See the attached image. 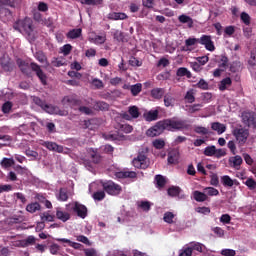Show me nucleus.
<instances>
[{
	"mask_svg": "<svg viewBox=\"0 0 256 256\" xmlns=\"http://www.w3.org/2000/svg\"><path fill=\"white\" fill-rule=\"evenodd\" d=\"M82 33H83V29L76 28V29L70 30L66 34V37H67V39H79V37H81Z\"/></svg>",
	"mask_w": 256,
	"mask_h": 256,
	"instance_id": "28",
	"label": "nucleus"
},
{
	"mask_svg": "<svg viewBox=\"0 0 256 256\" xmlns=\"http://www.w3.org/2000/svg\"><path fill=\"white\" fill-rule=\"evenodd\" d=\"M188 248L191 253H193V251H196L197 253H205L207 249L205 245L200 242H190Z\"/></svg>",
	"mask_w": 256,
	"mask_h": 256,
	"instance_id": "17",
	"label": "nucleus"
},
{
	"mask_svg": "<svg viewBox=\"0 0 256 256\" xmlns=\"http://www.w3.org/2000/svg\"><path fill=\"white\" fill-rule=\"evenodd\" d=\"M0 19L4 23L11 21L13 19V12L9 8L1 7L0 8Z\"/></svg>",
	"mask_w": 256,
	"mask_h": 256,
	"instance_id": "15",
	"label": "nucleus"
},
{
	"mask_svg": "<svg viewBox=\"0 0 256 256\" xmlns=\"http://www.w3.org/2000/svg\"><path fill=\"white\" fill-rule=\"evenodd\" d=\"M130 91L133 97H137V95H139V93L143 91V85L141 83L131 85Z\"/></svg>",
	"mask_w": 256,
	"mask_h": 256,
	"instance_id": "36",
	"label": "nucleus"
},
{
	"mask_svg": "<svg viewBox=\"0 0 256 256\" xmlns=\"http://www.w3.org/2000/svg\"><path fill=\"white\" fill-rule=\"evenodd\" d=\"M178 21L179 23H186L189 29H193V18H191L190 16L182 14L178 17Z\"/></svg>",
	"mask_w": 256,
	"mask_h": 256,
	"instance_id": "26",
	"label": "nucleus"
},
{
	"mask_svg": "<svg viewBox=\"0 0 256 256\" xmlns=\"http://www.w3.org/2000/svg\"><path fill=\"white\" fill-rule=\"evenodd\" d=\"M62 101L64 105L70 106L71 109H77V107H81V105H83L81 99H77L73 96H65Z\"/></svg>",
	"mask_w": 256,
	"mask_h": 256,
	"instance_id": "12",
	"label": "nucleus"
},
{
	"mask_svg": "<svg viewBox=\"0 0 256 256\" xmlns=\"http://www.w3.org/2000/svg\"><path fill=\"white\" fill-rule=\"evenodd\" d=\"M242 122L246 127H253L256 129V114L255 112H243Z\"/></svg>",
	"mask_w": 256,
	"mask_h": 256,
	"instance_id": "9",
	"label": "nucleus"
},
{
	"mask_svg": "<svg viewBox=\"0 0 256 256\" xmlns=\"http://www.w3.org/2000/svg\"><path fill=\"white\" fill-rule=\"evenodd\" d=\"M17 65L23 75H26V77H31L33 71L40 80V83H42V85H47V75L45 72H43V69H41L39 64L35 62H31L29 64V62L25 60L18 59Z\"/></svg>",
	"mask_w": 256,
	"mask_h": 256,
	"instance_id": "1",
	"label": "nucleus"
},
{
	"mask_svg": "<svg viewBox=\"0 0 256 256\" xmlns=\"http://www.w3.org/2000/svg\"><path fill=\"white\" fill-rule=\"evenodd\" d=\"M194 131L198 134V135H209V129L203 127V126H195L194 127Z\"/></svg>",
	"mask_w": 256,
	"mask_h": 256,
	"instance_id": "54",
	"label": "nucleus"
},
{
	"mask_svg": "<svg viewBox=\"0 0 256 256\" xmlns=\"http://www.w3.org/2000/svg\"><path fill=\"white\" fill-rule=\"evenodd\" d=\"M95 107L100 111H107L109 109V104H107V102H104V101H99V102H96Z\"/></svg>",
	"mask_w": 256,
	"mask_h": 256,
	"instance_id": "56",
	"label": "nucleus"
},
{
	"mask_svg": "<svg viewBox=\"0 0 256 256\" xmlns=\"http://www.w3.org/2000/svg\"><path fill=\"white\" fill-rule=\"evenodd\" d=\"M215 153H217V147H215V145L208 146L203 151V154L206 157H213V156H215Z\"/></svg>",
	"mask_w": 256,
	"mask_h": 256,
	"instance_id": "40",
	"label": "nucleus"
},
{
	"mask_svg": "<svg viewBox=\"0 0 256 256\" xmlns=\"http://www.w3.org/2000/svg\"><path fill=\"white\" fill-rule=\"evenodd\" d=\"M225 35H228V37H231L235 34V26H226L224 29Z\"/></svg>",
	"mask_w": 256,
	"mask_h": 256,
	"instance_id": "63",
	"label": "nucleus"
},
{
	"mask_svg": "<svg viewBox=\"0 0 256 256\" xmlns=\"http://www.w3.org/2000/svg\"><path fill=\"white\" fill-rule=\"evenodd\" d=\"M198 89H202L203 91H207L209 89V83L205 81V79H200L199 82L196 84Z\"/></svg>",
	"mask_w": 256,
	"mask_h": 256,
	"instance_id": "55",
	"label": "nucleus"
},
{
	"mask_svg": "<svg viewBox=\"0 0 256 256\" xmlns=\"http://www.w3.org/2000/svg\"><path fill=\"white\" fill-rule=\"evenodd\" d=\"M92 85L95 87V89H103L104 87L103 81L98 78H94L92 80Z\"/></svg>",
	"mask_w": 256,
	"mask_h": 256,
	"instance_id": "62",
	"label": "nucleus"
},
{
	"mask_svg": "<svg viewBox=\"0 0 256 256\" xmlns=\"http://www.w3.org/2000/svg\"><path fill=\"white\" fill-rule=\"evenodd\" d=\"M212 131H216L218 135H223L227 131V126L221 122H213L211 124Z\"/></svg>",
	"mask_w": 256,
	"mask_h": 256,
	"instance_id": "19",
	"label": "nucleus"
},
{
	"mask_svg": "<svg viewBox=\"0 0 256 256\" xmlns=\"http://www.w3.org/2000/svg\"><path fill=\"white\" fill-rule=\"evenodd\" d=\"M164 105L165 107H174L175 97H173L171 94L164 95Z\"/></svg>",
	"mask_w": 256,
	"mask_h": 256,
	"instance_id": "37",
	"label": "nucleus"
},
{
	"mask_svg": "<svg viewBox=\"0 0 256 256\" xmlns=\"http://www.w3.org/2000/svg\"><path fill=\"white\" fill-rule=\"evenodd\" d=\"M221 181L224 187H233V185H235V181L228 175L222 176Z\"/></svg>",
	"mask_w": 256,
	"mask_h": 256,
	"instance_id": "44",
	"label": "nucleus"
},
{
	"mask_svg": "<svg viewBox=\"0 0 256 256\" xmlns=\"http://www.w3.org/2000/svg\"><path fill=\"white\" fill-rule=\"evenodd\" d=\"M138 207L142 209V211H151V202L149 201H140L138 202Z\"/></svg>",
	"mask_w": 256,
	"mask_h": 256,
	"instance_id": "50",
	"label": "nucleus"
},
{
	"mask_svg": "<svg viewBox=\"0 0 256 256\" xmlns=\"http://www.w3.org/2000/svg\"><path fill=\"white\" fill-rule=\"evenodd\" d=\"M179 163V151L172 150L168 153V164L177 165Z\"/></svg>",
	"mask_w": 256,
	"mask_h": 256,
	"instance_id": "20",
	"label": "nucleus"
},
{
	"mask_svg": "<svg viewBox=\"0 0 256 256\" xmlns=\"http://www.w3.org/2000/svg\"><path fill=\"white\" fill-rule=\"evenodd\" d=\"M147 149H142L138 152V155L136 158L133 159L132 165L136 169H147L149 167V160L147 159Z\"/></svg>",
	"mask_w": 256,
	"mask_h": 256,
	"instance_id": "5",
	"label": "nucleus"
},
{
	"mask_svg": "<svg viewBox=\"0 0 256 256\" xmlns=\"http://www.w3.org/2000/svg\"><path fill=\"white\" fill-rule=\"evenodd\" d=\"M25 155H27L28 157H31L33 159V161H36L37 157H39V153L35 150H31V149H27L25 151Z\"/></svg>",
	"mask_w": 256,
	"mask_h": 256,
	"instance_id": "59",
	"label": "nucleus"
},
{
	"mask_svg": "<svg viewBox=\"0 0 256 256\" xmlns=\"http://www.w3.org/2000/svg\"><path fill=\"white\" fill-rule=\"evenodd\" d=\"M42 147H46L49 151H55L56 153H63V146L58 145L55 142H42L41 143Z\"/></svg>",
	"mask_w": 256,
	"mask_h": 256,
	"instance_id": "14",
	"label": "nucleus"
},
{
	"mask_svg": "<svg viewBox=\"0 0 256 256\" xmlns=\"http://www.w3.org/2000/svg\"><path fill=\"white\" fill-rule=\"evenodd\" d=\"M151 97L153 99H163L165 97V88H154L151 90Z\"/></svg>",
	"mask_w": 256,
	"mask_h": 256,
	"instance_id": "27",
	"label": "nucleus"
},
{
	"mask_svg": "<svg viewBox=\"0 0 256 256\" xmlns=\"http://www.w3.org/2000/svg\"><path fill=\"white\" fill-rule=\"evenodd\" d=\"M173 219H175V214H173V212H166L164 214L163 221L165 223H168L169 225H173V223H175Z\"/></svg>",
	"mask_w": 256,
	"mask_h": 256,
	"instance_id": "46",
	"label": "nucleus"
},
{
	"mask_svg": "<svg viewBox=\"0 0 256 256\" xmlns=\"http://www.w3.org/2000/svg\"><path fill=\"white\" fill-rule=\"evenodd\" d=\"M13 28L15 31H19L22 35H26L27 37H33V33L35 32V25H33V19L29 17H25L24 19L17 20Z\"/></svg>",
	"mask_w": 256,
	"mask_h": 256,
	"instance_id": "2",
	"label": "nucleus"
},
{
	"mask_svg": "<svg viewBox=\"0 0 256 256\" xmlns=\"http://www.w3.org/2000/svg\"><path fill=\"white\" fill-rule=\"evenodd\" d=\"M154 181L156 183V187L158 189H163V187H165V185H167V179L165 178V176L158 174L155 176Z\"/></svg>",
	"mask_w": 256,
	"mask_h": 256,
	"instance_id": "29",
	"label": "nucleus"
},
{
	"mask_svg": "<svg viewBox=\"0 0 256 256\" xmlns=\"http://www.w3.org/2000/svg\"><path fill=\"white\" fill-rule=\"evenodd\" d=\"M108 18L111 21H125V19H128V16L123 12H112L108 15Z\"/></svg>",
	"mask_w": 256,
	"mask_h": 256,
	"instance_id": "22",
	"label": "nucleus"
},
{
	"mask_svg": "<svg viewBox=\"0 0 256 256\" xmlns=\"http://www.w3.org/2000/svg\"><path fill=\"white\" fill-rule=\"evenodd\" d=\"M26 211L28 213H37V211H41V204L39 202H33L26 206Z\"/></svg>",
	"mask_w": 256,
	"mask_h": 256,
	"instance_id": "32",
	"label": "nucleus"
},
{
	"mask_svg": "<svg viewBox=\"0 0 256 256\" xmlns=\"http://www.w3.org/2000/svg\"><path fill=\"white\" fill-rule=\"evenodd\" d=\"M41 217V221L45 222V221H49L52 222L55 219V216L49 214V212H44L40 215Z\"/></svg>",
	"mask_w": 256,
	"mask_h": 256,
	"instance_id": "58",
	"label": "nucleus"
},
{
	"mask_svg": "<svg viewBox=\"0 0 256 256\" xmlns=\"http://www.w3.org/2000/svg\"><path fill=\"white\" fill-rule=\"evenodd\" d=\"M80 3L81 5L97 7V5H103V0H80Z\"/></svg>",
	"mask_w": 256,
	"mask_h": 256,
	"instance_id": "38",
	"label": "nucleus"
},
{
	"mask_svg": "<svg viewBox=\"0 0 256 256\" xmlns=\"http://www.w3.org/2000/svg\"><path fill=\"white\" fill-rule=\"evenodd\" d=\"M35 58L39 61V63H42L46 65V67H49V61H47V56L45 55V53L41 51L36 52Z\"/></svg>",
	"mask_w": 256,
	"mask_h": 256,
	"instance_id": "35",
	"label": "nucleus"
},
{
	"mask_svg": "<svg viewBox=\"0 0 256 256\" xmlns=\"http://www.w3.org/2000/svg\"><path fill=\"white\" fill-rule=\"evenodd\" d=\"M162 125H164V130L166 131H181L182 129H189L187 121L176 118L162 120Z\"/></svg>",
	"mask_w": 256,
	"mask_h": 256,
	"instance_id": "4",
	"label": "nucleus"
},
{
	"mask_svg": "<svg viewBox=\"0 0 256 256\" xmlns=\"http://www.w3.org/2000/svg\"><path fill=\"white\" fill-rule=\"evenodd\" d=\"M233 85V80L230 77H226L220 81L218 84L219 91H227V87H231Z\"/></svg>",
	"mask_w": 256,
	"mask_h": 256,
	"instance_id": "24",
	"label": "nucleus"
},
{
	"mask_svg": "<svg viewBox=\"0 0 256 256\" xmlns=\"http://www.w3.org/2000/svg\"><path fill=\"white\" fill-rule=\"evenodd\" d=\"M198 43H200V45H204L207 51H215V44L209 35H202L198 38Z\"/></svg>",
	"mask_w": 256,
	"mask_h": 256,
	"instance_id": "11",
	"label": "nucleus"
},
{
	"mask_svg": "<svg viewBox=\"0 0 256 256\" xmlns=\"http://www.w3.org/2000/svg\"><path fill=\"white\" fill-rule=\"evenodd\" d=\"M184 99L188 103H195V92L193 91V89H190L189 91L186 92Z\"/></svg>",
	"mask_w": 256,
	"mask_h": 256,
	"instance_id": "47",
	"label": "nucleus"
},
{
	"mask_svg": "<svg viewBox=\"0 0 256 256\" xmlns=\"http://www.w3.org/2000/svg\"><path fill=\"white\" fill-rule=\"evenodd\" d=\"M145 121H157L159 119V110H150L144 114Z\"/></svg>",
	"mask_w": 256,
	"mask_h": 256,
	"instance_id": "25",
	"label": "nucleus"
},
{
	"mask_svg": "<svg viewBox=\"0 0 256 256\" xmlns=\"http://www.w3.org/2000/svg\"><path fill=\"white\" fill-rule=\"evenodd\" d=\"M87 158L83 160V163L88 171L94 169L93 165H99V163H103V156H101L99 151L94 148L88 149Z\"/></svg>",
	"mask_w": 256,
	"mask_h": 256,
	"instance_id": "3",
	"label": "nucleus"
},
{
	"mask_svg": "<svg viewBox=\"0 0 256 256\" xmlns=\"http://www.w3.org/2000/svg\"><path fill=\"white\" fill-rule=\"evenodd\" d=\"M22 0H0V5H7L8 7H12L15 9Z\"/></svg>",
	"mask_w": 256,
	"mask_h": 256,
	"instance_id": "41",
	"label": "nucleus"
},
{
	"mask_svg": "<svg viewBox=\"0 0 256 256\" xmlns=\"http://www.w3.org/2000/svg\"><path fill=\"white\" fill-rule=\"evenodd\" d=\"M15 165V160L13 158H3L1 161V166L4 169H9V167H13Z\"/></svg>",
	"mask_w": 256,
	"mask_h": 256,
	"instance_id": "43",
	"label": "nucleus"
},
{
	"mask_svg": "<svg viewBox=\"0 0 256 256\" xmlns=\"http://www.w3.org/2000/svg\"><path fill=\"white\" fill-rule=\"evenodd\" d=\"M229 162L232 163V167H234V169H239V167H241L243 164V158H241L239 155H236L230 158Z\"/></svg>",
	"mask_w": 256,
	"mask_h": 256,
	"instance_id": "31",
	"label": "nucleus"
},
{
	"mask_svg": "<svg viewBox=\"0 0 256 256\" xmlns=\"http://www.w3.org/2000/svg\"><path fill=\"white\" fill-rule=\"evenodd\" d=\"M167 192L170 197H179L181 188L179 186H171Z\"/></svg>",
	"mask_w": 256,
	"mask_h": 256,
	"instance_id": "39",
	"label": "nucleus"
},
{
	"mask_svg": "<svg viewBox=\"0 0 256 256\" xmlns=\"http://www.w3.org/2000/svg\"><path fill=\"white\" fill-rule=\"evenodd\" d=\"M73 211L81 219H85V217H87V206H85L83 204H80V203L76 202L74 207H73Z\"/></svg>",
	"mask_w": 256,
	"mask_h": 256,
	"instance_id": "13",
	"label": "nucleus"
},
{
	"mask_svg": "<svg viewBox=\"0 0 256 256\" xmlns=\"http://www.w3.org/2000/svg\"><path fill=\"white\" fill-rule=\"evenodd\" d=\"M233 137H235L236 141L240 146H243L247 143V139H249V130L247 128H235L232 131Z\"/></svg>",
	"mask_w": 256,
	"mask_h": 256,
	"instance_id": "7",
	"label": "nucleus"
},
{
	"mask_svg": "<svg viewBox=\"0 0 256 256\" xmlns=\"http://www.w3.org/2000/svg\"><path fill=\"white\" fill-rule=\"evenodd\" d=\"M218 67L227 71V67H229V58L226 55H220L219 59L216 60Z\"/></svg>",
	"mask_w": 256,
	"mask_h": 256,
	"instance_id": "23",
	"label": "nucleus"
},
{
	"mask_svg": "<svg viewBox=\"0 0 256 256\" xmlns=\"http://www.w3.org/2000/svg\"><path fill=\"white\" fill-rule=\"evenodd\" d=\"M0 65L2 69H4L5 71H8V72L13 71V62L11 61V58H9V56L4 55L0 59Z\"/></svg>",
	"mask_w": 256,
	"mask_h": 256,
	"instance_id": "16",
	"label": "nucleus"
},
{
	"mask_svg": "<svg viewBox=\"0 0 256 256\" xmlns=\"http://www.w3.org/2000/svg\"><path fill=\"white\" fill-rule=\"evenodd\" d=\"M197 43H199V38H188L185 40L187 47H193V45H197Z\"/></svg>",
	"mask_w": 256,
	"mask_h": 256,
	"instance_id": "61",
	"label": "nucleus"
},
{
	"mask_svg": "<svg viewBox=\"0 0 256 256\" xmlns=\"http://www.w3.org/2000/svg\"><path fill=\"white\" fill-rule=\"evenodd\" d=\"M193 197L198 203H203L204 201H207V194L198 190L194 191Z\"/></svg>",
	"mask_w": 256,
	"mask_h": 256,
	"instance_id": "33",
	"label": "nucleus"
},
{
	"mask_svg": "<svg viewBox=\"0 0 256 256\" xmlns=\"http://www.w3.org/2000/svg\"><path fill=\"white\" fill-rule=\"evenodd\" d=\"M139 115H141L139 108L137 106H130L128 112L122 113L121 117L126 121H131L132 119H139Z\"/></svg>",
	"mask_w": 256,
	"mask_h": 256,
	"instance_id": "10",
	"label": "nucleus"
},
{
	"mask_svg": "<svg viewBox=\"0 0 256 256\" xmlns=\"http://www.w3.org/2000/svg\"><path fill=\"white\" fill-rule=\"evenodd\" d=\"M57 199L58 201H67L69 199V194H67V188H60Z\"/></svg>",
	"mask_w": 256,
	"mask_h": 256,
	"instance_id": "45",
	"label": "nucleus"
},
{
	"mask_svg": "<svg viewBox=\"0 0 256 256\" xmlns=\"http://www.w3.org/2000/svg\"><path fill=\"white\" fill-rule=\"evenodd\" d=\"M72 49L73 46H71V44H66L61 48V53H63V55L67 57V55L71 53Z\"/></svg>",
	"mask_w": 256,
	"mask_h": 256,
	"instance_id": "60",
	"label": "nucleus"
},
{
	"mask_svg": "<svg viewBox=\"0 0 256 256\" xmlns=\"http://www.w3.org/2000/svg\"><path fill=\"white\" fill-rule=\"evenodd\" d=\"M248 65L255 67L256 65V49H252L250 52V59L248 60Z\"/></svg>",
	"mask_w": 256,
	"mask_h": 256,
	"instance_id": "52",
	"label": "nucleus"
},
{
	"mask_svg": "<svg viewBox=\"0 0 256 256\" xmlns=\"http://www.w3.org/2000/svg\"><path fill=\"white\" fill-rule=\"evenodd\" d=\"M102 187L108 195H112L113 197L117 195H121V191H123V188L121 187V185L111 180L102 182Z\"/></svg>",
	"mask_w": 256,
	"mask_h": 256,
	"instance_id": "6",
	"label": "nucleus"
},
{
	"mask_svg": "<svg viewBox=\"0 0 256 256\" xmlns=\"http://www.w3.org/2000/svg\"><path fill=\"white\" fill-rule=\"evenodd\" d=\"M92 197L94 201H103V199H105V191H96L93 193Z\"/></svg>",
	"mask_w": 256,
	"mask_h": 256,
	"instance_id": "51",
	"label": "nucleus"
},
{
	"mask_svg": "<svg viewBox=\"0 0 256 256\" xmlns=\"http://www.w3.org/2000/svg\"><path fill=\"white\" fill-rule=\"evenodd\" d=\"M204 192L209 197H217V195H219V190H217V188H213V187H206V188H204Z\"/></svg>",
	"mask_w": 256,
	"mask_h": 256,
	"instance_id": "48",
	"label": "nucleus"
},
{
	"mask_svg": "<svg viewBox=\"0 0 256 256\" xmlns=\"http://www.w3.org/2000/svg\"><path fill=\"white\" fill-rule=\"evenodd\" d=\"M152 145L155 149H163L165 147V140L163 139H155L152 142Z\"/></svg>",
	"mask_w": 256,
	"mask_h": 256,
	"instance_id": "53",
	"label": "nucleus"
},
{
	"mask_svg": "<svg viewBox=\"0 0 256 256\" xmlns=\"http://www.w3.org/2000/svg\"><path fill=\"white\" fill-rule=\"evenodd\" d=\"M89 41H91V43H94L95 45H103V43L107 41V36L105 34L102 36L95 35L94 37H90Z\"/></svg>",
	"mask_w": 256,
	"mask_h": 256,
	"instance_id": "30",
	"label": "nucleus"
},
{
	"mask_svg": "<svg viewBox=\"0 0 256 256\" xmlns=\"http://www.w3.org/2000/svg\"><path fill=\"white\" fill-rule=\"evenodd\" d=\"M118 179H137V172L135 171H120L116 173Z\"/></svg>",
	"mask_w": 256,
	"mask_h": 256,
	"instance_id": "18",
	"label": "nucleus"
},
{
	"mask_svg": "<svg viewBox=\"0 0 256 256\" xmlns=\"http://www.w3.org/2000/svg\"><path fill=\"white\" fill-rule=\"evenodd\" d=\"M13 109V102L7 101L2 105V113L7 115V113H11V110Z\"/></svg>",
	"mask_w": 256,
	"mask_h": 256,
	"instance_id": "49",
	"label": "nucleus"
},
{
	"mask_svg": "<svg viewBox=\"0 0 256 256\" xmlns=\"http://www.w3.org/2000/svg\"><path fill=\"white\" fill-rule=\"evenodd\" d=\"M85 256H97V250L95 248L84 249Z\"/></svg>",
	"mask_w": 256,
	"mask_h": 256,
	"instance_id": "64",
	"label": "nucleus"
},
{
	"mask_svg": "<svg viewBox=\"0 0 256 256\" xmlns=\"http://www.w3.org/2000/svg\"><path fill=\"white\" fill-rule=\"evenodd\" d=\"M176 75L177 77H187V79H191V77H193V75L191 74V71H189L185 67L179 68L176 72Z\"/></svg>",
	"mask_w": 256,
	"mask_h": 256,
	"instance_id": "34",
	"label": "nucleus"
},
{
	"mask_svg": "<svg viewBox=\"0 0 256 256\" xmlns=\"http://www.w3.org/2000/svg\"><path fill=\"white\" fill-rule=\"evenodd\" d=\"M103 153H106V155H113L115 148L112 147L110 144H106L101 147Z\"/></svg>",
	"mask_w": 256,
	"mask_h": 256,
	"instance_id": "57",
	"label": "nucleus"
},
{
	"mask_svg": "<svg viewBox=\"0 0 256 256\" xmlns=\"http://www.w3.org/2000/svg\"><path fill=\"white\" fill-rule=\"evenodd\" d=\"M56 218L59 219V221H62V223H67V221H69V219H71V214H69V212H65V211H62L61 209L57 208Z\"/></svg>",
	"mask_w": 256,
	"mask_h": 256,
	"instance_id": "21",
	"label": "nucleus"
},
{
	"mask_svg": "<svg viewBox=\"0 0 256 256\" xmlns=\"http://www.w3.org/2000/svg\"><path fill=\"white\" fill-rule=\"evenodd\" d=\"M164 130L165 126L163 125V121H159L146 131V135L147 137H159Z\"/></svg>",
	"mask_w": 256,
	"mask_h": 256,
	"instance_id": "8",
	"label": "nucleus"
},
{
	"mask_svg": "<svg viewBox=\"0 0 256 256\" xmlns=\"http://www.w3.org/2000/svg\"><path fill=\"white\" fill-rule=\"evenodd\" d=\"M229 71L231 73H239V71H241V62L233 61L232 63H230Z\"/></svg>",
	"mask_w": 256,
	"mask_h": 256,
	"instance_id": "42",
	"label": "nucleus"
}]
</instances>
